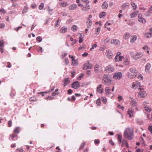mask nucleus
<instances>
[{
    "mask_svg": "<svg viewBox=\"0 0 152 152\" xmlns=\"http://www.w3.org/2000/svg\"><path fill=\"white\" fill-rule=\"evenodd\" d=\"M134 130L132 128L128 127L126 128L124 133V137L129 140L133 139L134 136Z\"/></svg>",
    "mask_w": 152,
    "mask_h": 152,
    "instance_id": "f257e3e1",
    "label": "nucleus"
},
{
    "mask_svg": "<svg viewBox=\"0 0 152 152\" xmlns=\"http://www.w3.org/2000/svg\"><path fill=\"white\" fill-rule=\"evenodd\" d=\"M138 71L134 67L131 68L126 74V76L129 78L132 79L134 78L137 76Z\"/></svg>",
    "mask_w": 152,
    "mask_h": 152,
    "instance_id": "f03ea898",
    "label": "nucleus"
},
{
    "mask_svg": "<svg viewBox=\"0 0 152 152\" xmlns=\"http://www.w3.org/2000/svg\"><path fill=\"white\" fill-rule=\"evenodd\" d=\"M102 80L104 82V83L106 86H109L112 83L111 78L109 75H104L103 77Z\"/></svg>",
    "mask_w": 152,
    "mask_h": 152,
    "instance_id": "7ed1b4c3",
    "label": "nucleus"
},
{
    "mask_svg": "<svg viewBox=\"0 0 152 152\" xmlns=\"http://www.w3.org/2000/svg\"><path fill=\"white\" fill-rule=\"evenodd\" d=\"M105 71L108 73H110L114 71L115 69L113 66L111 65H109L105 68Z\"/></svg>",
    "mask_w": 152,
    "mask_h": 152,
    "instance_id": "20e7f679",
    "label": "nucleus"
},
{
    "mask_svg": "<svg viewBox=\"0 0 152 152\" xmlns=\"http://www.w3.org/2000/svg\"><path fill=\"white\" fill-rule=\"evenodd\" d=\"M122 74L121 72H118L115 73L113 76V78L115 80H120L122 77Z\"/></svg>",
    "mask_w": 152,
    "mask_h": 152,
    "instance_id": "39448f33",
    "label": "nucleus"
},
{
    "mask_svg": "<svg viewBox=\"0 0 152 152\" xmlns=\"http://www.w3.org/2000/svg\"><path fill=\"white\" fill-rule=\"evenodd\" d=\"M143 56L142 53L141 52H137L132 56V58L135 60L141 58Z\"/></svg>",
    "mask_w": 152,
    "mask_h": 152,
    "instance_id": "423d86ee",
    "label": "nucleus"
},
{
    "mask_svg": "<svg viewBox=\"0 0 152 152\" xmlns=\"http://www.w3.org/2000/svg\"><path fill=\"white\" fill-rule=\"evenodd\" d=\"M92 67V64L87 61L83 65L82 68L84 70H86L88 69H91Z\"/></svg>",
    "mask_w": 152,
    "mask_h": 152,
    "instance_id": "0eeeda50",
    "label": "nucleus"
},
{
    "mask_svg": "<svg viewBox=\"0 0 152 152\" xmlns=\"http://www.w3.org/2000/svg\"><path fill=\"white\" fill-rule=\"evenodd\" d=\"M69 57L72 59V65L73 66L77 65L78 64V61L77 60H75V57L73 56L69 55Z\"/></svg>",
    "mask_w": 152,
    "mask_h": 152,
    "instance_id": "6e6552de",
    "label": "nucleus"
},
{
    "mask_svg": "<svg viewBox=\"0 0 152 152\" xmlns=\"http://www.w3.org/2000/svg\"><path fill=\"white\" fill-rule=\"evenodd\" d=\"M140 82L137 81L134 82L132 83V88H133L136 89L138 87H140Z\"/></svg>",
    "mask_w": 152,
    "mask_h": 152,
    "instance_id": "1a4fd4ad",
    "label": "nucleus"
},
{
    "mask_svg": "<svg viewBox=\"0 0 152 152\" xmlns=\"http://www.w3.org/2000/svg\"><path fill=\"white\" fill-rule=\"evenodd\" d=\"M139 89L141 91H140L138 93V96L140 98L145 97L146 95L145 92L144 91H142L141 88H139Z\"/></svg>",
    "mask_w": 152,
    "mask_h": 152,
    "instance_id": "9d476101",
    "label": "nucleus"
},
{
    "mask_svg": "<svg viewBox=\"0 0 152 152\" xmlns=\"http://www.w3.org/2000/svg\"><path fill=\"white\" fill-rule=\"evenodd\" d=\"M80 83L78 81L74 82L72 84V87L74 89H77L80 87Z\"/></svg>",
    "mask_w": 152,
    "mask_h": 152,
    "instance_id": "9b49d317",
    "label": "nucleus"
},
{
    "mask_svg": "<svg viewBox=\"0 0 152 152\" xmlns=\"http://www.w3.org/2000/svg\"><path fill=\"white\" fill-rule=\"evenodd\" d=\"M106 54L107 58L110 59L112 58L113 56V53L110 50H107Z\"/></svg>",
    "mask_w": 152,
    "mask_h": 152,
    "instance_id": "f8f14e48",
    "label": "nucleus"
},
{
    "mask_svg": "<svg viewBox=\"0 0 152 152\" xmlns=\"http://www.w3.org/2000/svg\"><path fill=\"white\" fill-rule=\"evenodd\" d=\"M102 85H99L97 86L96 89L97 91L100 94L102 93L104 91V89L102 87Z\"/></svg>",
    "mask_w": 152,
    "mask_h": 152,
    "instance_id": "ddd939ff",
    "label": "nucleus"
},
{
    "mask_svg": "<svg viewBox=\"0 0 152 152\" xmlns=\"http://www.w3.org/2000/svg\"><path fill=\"white\" fill-rule=\"evenodd\" d=\"M138 21L139 22L142 23H145V20L144 18L142 17V15L140 14L138 15Z\"/></svg>",
    "mask_w": 152,
    "mask_h": 152,
    "instance_id": "4468645a",
    "label": "nucleus"
},
{
    "mask_svg": "<svg viewBox=\"0 0 152 152\" xmlns=\"http://www.w3.org/2000/svg\"><path fill=\"white\" fill-rule=\"evenodd\" d=\"M151 67V64L150 63H148L145 66V71L147 72H148L150 71V69Z\"/></svg>",
    "mask_w": 152,
    "mask_h": 152,
    "instance_id": "2eb2a0df",
    "label": "nucleus"
},
{
    "mask_svg": "<svg viewBox=\"0 0 152 152\" xmlns=\"http://www.w3.org/2000/svg\"><path fill=\"white\" fill-rule=\"evenodd\" d=\"M121 143V146L122 147L126 146L127 148L129 147V145L128 143H127V141L126 140H122Z\"/></svg>",
    "mask_w": 152,
    "mask_h": 152,
    "instance_id": "dca6fc26",
    "label": "nucleus"
},
{
    "mask_svg": "<svg viewBox=\"0 0 152 152\" xmlns=\"http://www.w3.org/2000/svg\"><path fill=\"white\" fill-rule=\"evenodd\" d=\"M127 114L130 117H132L134 115V111L132 108H129L127 111Z\"/></svg>",
    "mask_w": 152,
    "mask_h": 152,
    "instance_id": "f3484780",
    "label": "nucleus"
},
{
    "mask_svg": "<svg viewBox=\"0 0 152 152\" xmlns=\"http://www.w3.org/2000/svg\"><path fill=\"white\" fill-rule=\"evenodd\" d=\"M4 43V42L3 40L0 41V52H1V53H3V48Z\"/></svg>",
    "mask_w": 152,
    "mask_h": 152,
    "instance_id": "a211bd4d",
    "label": "nucleus"
},
{
    "mask_svg": "<svg viewBox=\"0 0 152 152\" xmlns=\"http://www.w3.org/2000/svg\"><path fill=\"white\" fill-rule=\"evenodd\" d=\"M111 43L112 44H115L116 45H118L120 43L119 40L117 39H113L111 40Z\"/></svg>",
    "mask_w": 152,
    "mask_h": 152,
    "instance_id": "6ab92c4d",
    "label": "nucleus"
},
{
    "mask_svg": "<svg viewBox=\"0 0 152 152\" xmlns=\"http://www.w3.org/2000/svg\"><path fill=\"white\" fill-rule=\"evenodd\" d=\"M150 30L151 31L150 32H148L145 33V36L147 38L150 37L152 36V28H150Z\"/></svg>",
    "mask_w": 152,
    "mask_h": 152,
    "instance_id": "aec40b11",
    "label": "nucleus"
},
{
    "mask_svg": "<svg viewBox=\"0 0 152 152\" xmlns=\"http://www.w3.org/2000/svg\"><path fill=\"white\" fill-rule=\"evenodd\" d=\"M130 98L131 99V101L130 103V105L132 107L135 106L137 104V102L135 100L133 99V98L131 97Z\"/></svg>",
    "mask_w": 152,
    "mask_h": 152,
    "instance_id": "412c9836",
    "label": "nucleus"
},
{
    "mask_svg": "<svg viewBox=\"0 0 152 152\" xmlns=\"http://www.w3.org/2000/svg\"><path fill=\"white\" fill-rule=\"evenodd\" d=\"M137 37L136 35H133L132 36L130 39V42L132 43H134L136 40Z\"/></svg>",
    "mask_w": 152,
    "mask_h": 152,
    "instance_id": "4be33fe9",
    "label": "nucleus"
},
{
    "mask_svg": "<svg viewBox=\"0 0 152 152\" xmlns=\"http://www.w3.org/2000/svg\"><path fill=\"white\" fill-rule=\"evenodd\" d=\"M110 88L107 87L105 88V93L107 96H108L110 94Z\"/></svg>",
    "mask_w": 152,
    "mask_h": 152,
    "instance_id": "5701e85b",
    "label": "nucleus"
},
{
    "mask_svg": "<svg viewBox=\"0 0 152 152\" xmlns=\"http://www.w3.org/2000/svg\"><path fill=\"white\" fill-rule=\"evenodd\" d=\"M63 82L64 83V86L65 87L69 84V80L68 78H65L63 80Z\"/></svg>",
    "mask_w": 152,
    "mask_h": 152,
    "instance_id": "b1692460",
    "label": "nucleus"
},
{
    "mask_svg": "<svg viewBox=\"0 0 152 152\" xmlns=\"http://www.w3.org/2000/svg\"><path fill=\"white\" fill-rule=\"evenodd\" d=\"M100 67L98 64L95 65L94 67V71L95 73H99V69Z\"/></svg>",
    "mask_w": 152,
    "mask_h": 152,
    "instance_id": "393cba45",
    "label": "nucleus"
},
{
    "mask_svg": "<svg viewBox=\"0 0 152 152\" xmlns=\"http://www.w3.org/2000/svg\"><path fill=\"white\" fill-rule=\"evenodd\" d=\"M86 24L88 28H90L92 25V22L91 20L88 19L86 22Z\"/></svg>",
    "mask_w": 152,
    "mask_h": 152,
    "instance_id": "a878e982",
    "label": "nucleus"
},
{
    "mask_svg": "<svg viewBox=\"0 0 152 152\" xmlns=\"http://www.w3.org/2000/svg\"><path fill=\"white\" fill-rule=\"evenodd\" d=\"M67 29L66 27L63 26L60 29V31L61 33H64L67 31Z\"/></svg>",
    "mask_w": 152,
    "mask_h": 152,
    "instance_id": "bb28decb",
    "label": "nucleus"
},
{
    "mask_svg": "<svg viewBox=\"0 0 152 152\" xmlns=\"http://www.w3.org/2000/svg\"><path fill=\"white\" fill-rule=\"evenodd\" d=\"M77 7L76 4H74L71 5L69 7V9L70 10H74Z\"/></svg>",
    "mask_w": 152,
    "mask_h": 152,
    "instance_id": "cd10ccee",
    "label": "nucleus"
},
{
    "mask_svg": "<svg viewBox=\"0 0 152 152\" xmlns=\"http://www.w3.org/2000/svg\"><path fill=\"white\" fill-rule=\"evenodd\" d=\"M138 13V11H136L130 14V17L131 18H134L137 16Z\"/></svg>",
    "mask_w": 152,
    "mask_h": 152,
    "instance_id": "c85d7f7f",
    "label": "nucleus"
},
{
    "mask_svg": "<svg viewBox=\"0 0 152 152\" xmlns=\"http://www.w3.org/2000/svg\"><path fill=\"white\" fill-rule=\"evenodd\" d=\"M90 9V6L89 5H88V4H86V5L84 6L82 8V10L83 11H86L87 10Z\"/></svg>",
    "mask_w": 152,
    "mask_h": 152,
    "instance_id": "c756f323",
    "label": "nucleus"
},
{
    "mask_svg": "<svg viewBox=\"0 0 152 152\" xmlns=\"http://www.w3.org/2000/svg\"><path fill=\"white\" fill-rule=\"evenodd\" d=\"M108 5L107 2L106 1H105L103 3L102 6V7L103 9H106L108 7Z\"/></svg>",
    "mask_w": 152,
    "mask_h": 152,
    "instance_id": "7c9ffc66",
    "label": "nucleus"
},
{
    "mask_svg": "<svg viewBox=\"0 0 152 152\" xmlns=\"http://www.w3.org/2000/svg\"><path fill=\"white\" fill-rule=\"evenodd\" d=\"M130 37V35L129 33H126L124 34L123 36V38L125 39H129Z\"/></svg>",
    "mask_w": 152,
    "mask_h": 152,
    "instance_id": "2f4dec72",
    "label": "nucleus"
},
{
    "mask_svg": "<svg viewBox=\"0 0 152 152\" xmlns=\"http://www.w3.org/2000/svg\"><path fill=\"white\" fill-rule=\"evenodd\" d=\"M68 5V4L66 2H63L59 3V5L61 7H65Z\"/></svg>",
    "mask_w": 152,
    "mask_h": 152,
    "instance_id": "473e14b6",
    "label": "nucleus"
},
{
    "mask_svg": "<svg viewBox=\"0 0 152 152\" xmlns=\"http://www.w3.org/2000/svg\"><path fill=\"white\" fill-rule=\"evenodd\" d=\"M106 12H102L99 15V17L100 18H103L106 16Z\"/></svg>",
    "mask_w": 152,
    "mask_h": 152,
    "instance_id": "72a5a7b5",
    "label": "nucleus"
},
{
    "mask_svg": "<svg viewBox=\"0 0 152 152\" xmlns=\"http://www.w3.org/2000/svg\"><path fill=\"white\" fill-rule=\"evenodd\" d=\"M131 5L132 7L133 10H134L136 9L137 8V4L134 2H132L131 3Z\"/></svg>",
    "mask_w": 152,
    "mask_h": 152,
    "instance_id": "f704fd0d",
    "label": "nucleus"
},
{
    "mask_svg": "<svg viewBox=\"0 0 152 152\" xmlns=\"http://www.w3.org/2000/svg\"><path fill=\"white\" fill-rule=\"evenodd\" d=\"M17 137L18 136L17 135L15 134H12V135H10V137L12 138V140H14L17 139Z\"/></svg>",
    "mask_w": 152,
    "mask_h": 152,
    "instance_id": "c9c22d12",
    "label": "nucleus"
},
{
    "mask_svg": "<svg viewBox=\"0 0 152 152\" xmlns=\"http://www.w3.org/2000/svg\"><path fill=\"white\" fill-rule=\"evenodd\" d=\"M100 31V27H98L96 28L95 30V33L96 35H97L99 34Z\"/></svg>",
    "mask_w": 152,
    "mask_h": 152,
    "instance_id": "e433bc0d",
    "label": "nucleus"
},
{
    "mask_svg": "<svg viewBox=\"0 0 152 152\" xmlns=\"http://www.w3.org/2000/svg\"><path fill=\"white\" fill-rule=\"evenodd\" d=\"M152 13L151 11L150 10L149 8V10L148 11L145 13L144 15L146 16H148L151 15Z\"/></svg>",
    "mask_w": 152,
    "mask_h": 152,
    "instance_id": "4c0bfd02",
    "label": "nucleus"
},
{
    "mask_svg": "<svg viewBox=\"0 0 152 152\" xmlns=\"http://www.w3.org/2000/svg\"><path fill=\"white\" fill-rule=\"evenodd\" d=\"M58 88L56 89L55 91L52 93V95L53 96H55L58 95L59 93L58 92Z\"/></svg>",
    "mask_w": 152,
    "mask_h": 152,
    "instance_id": "58836bf2",
    "label": "nucleus"
},
{
    "mask_svg": "<svg viewBox=\"0 0 152 152\" xmlns=\"http://www.w3.org/2000/svg\"><path fill=\"white\" fill-rule=\"evenodd\" d=\"M121 54V53L120 52H118L117 53L116 55L115 58V62H118V56H119Z\"/></svg>",
    "mask_w": 152,
    "mask_h": 152,
    "instance_id": "ea45409f",
    "label": "nucleus"
},
{
    "mask_svg": "<svg viewBox=\"0 0 152 152\" xmlns=\"http://www.w3.org/2000/svg\"><path fill=\"white\" fill-rule=\"evenodd\" d=\"M20 132V128L19 127H16L14 130V133L18 134Z\"/></svg>",
    "mask_w": 152,
    "mask_h": 152,
    "instance_id": "a19ab883",
    "label": "nucleus"
},
{
    "mask_svg": "<svg viewBox=\"0 0 152 152\" xmlns=\"http://www.w3.org/2000/svg\"><path fill=\"white\" fill-rule=\"evenodd\" d=\"M144 108L145 110L148 112H150L151 111L150 107L147 106L144 107Z\"/></svg>",
    "mask_w": 152,
    "mask_h": 152,
    "instance_id": "79ce46f5",
    "label": "nucleus"
},
{
    "mask_svg": "<svg viewBox=\"0 0 152 152\" xmlns=\"http://www.w3.org/2000/svg\"><path fill=\"white\" fill-rule=\"evenodd\" d=\"M71 29L74 31H76L77 29V27L75 25H73L72 26Z\"/></svg>",
    "mask_w": 152,
    "mask_h": 152,
    "instance_id": "37998d69",
    "label": "nucleus"
},
{
    "mask_svg": "<svg viewBox=\"0 0 152 152\" xmlns=\"http://www.w3.org/2000/svg\"><path fill=\"white\" fill-rule=\"evenodd\" d=\"M28 9V8L26 6H25L23 9V10L22 12V13H26L27 12V10Z\"/></svg>",
    "mask_w": 152,
    "mask_h": 152,
    "instance_id": "c03bdc74",
    "label": "nucleus"
},
{
    "mask_svg": "<svg viewBox=\"0 0 152 152\" xmlns=\"http://www.w3.org/2000/svg\"><path fill=\"white\" fill-rule=\"evenodd\" d=\"M148 129L152 135V126L149 125L148 128Z\"/></svg>",
    "mask_w": 152,
    "mask_h": 152,
    "instance_id": "a18cd8bd",
    "label": "nucleus"
},
{
    "mask_svg": "<svg viewBox=\"0 0 152 152\" xmlns=\"http://www.w3.org/2000/svg\"><path fill=\"white\" fill-rule=\"evenodd\" d=\"M85 145H86V142H84L82 143L79 149L80 150L84 148Z\"/></svg>",
    "mask_w": 152,
    "mask_h": 152,
    "instance_id": "49530a36",
    "label": "nucleus"
},
{
    "mask_svg": "<svg viewBox=\"0 0 152 152\" xmlns=\"http://www.w3.org/2000/svg\"><path fill=\"white\" fill-rule=\"evenodd\" d=\"M118 142L120 143H121V142L122 141H121L122 139V136L121 135H118Z\"/></svg>",
    "mask_w": 152,
    "mask_h": 152,
    "instance_id": "de8ad7c7",
    "label": "nucleus"
},
{
    "mask_svg": "<svg viewBox=\"0 0 152 152\" xmlns=\"http://www.w3.org/2000/svg\"><path fill=\"white\" fill-rule=\"evenodd\" d=\"M116 106L118 108H119L121 109L122 110H123L124 109V107L121 106L119 104H117Z\"/></svg>",
    "mask_w": 152,
    "mask_h": 152,
    "instance_id": "09e8293b",
    "label": "nucleus"
},
{
    "mask_svg": "<svg viewBox=\"0 0 152 152\" xmlns=\"http://www.w3.org/2000/svg\"><path fill=\"white\" fill-rule=\"evenodd\" d=\"M44 4L43 3H41V4L39 6V9L40 10H42L44 7Z\"/></svg>",
    "mask_w": 152,
    "mask_h": 152,
    "instance_id": "8fccbe9b",
    "label": "nucleus"
},
{
    "mask_svg": "<svg viewBox=\"0 0 152 152\" xmlns=\"http://www.w3.org/2000/svg\"><path fill=\"white\" fill-rule=\"evenodd\" d=\"M8 126L9 127H10L12 126V121L11 120H10L8 121L7 122Z\"/></svg>",
    "mask_w": 152,
    "mask_h": 152,
    "instance_id": "3c124183",
    "label": "nucleus"
},
{
    "mask_svg": "<svg viewBox=\"0 0 152 152\" xmlns=\"http://www.w3.org/2000/svg\"><path fill=\"white\" fill-rule=\"evenodd\" d=\"M137 78L140 80H142L143 78V76L141 74H139L137 76Z\"/></svg>",
    "mask_w": 152,
    "mask_h": 152,
    "instance_id": "603ef678",
    "label": "nucleus"
},
{
    "mask_svg": "<svg viewBox=\"0 0 152 152\" xmlns=\"http://www.w3.org/2000/svg\"><path fill=\"white\" fill-rule=\"evenodd\" d=\"M97 46V45L96 44H93L92 45V47L90 49V50L91 51L94 48H96Z\"/></svg>",
    "mask_w": 152,
    "mask_h": 152,
    "instance_id": "864d4df0",
    "label": "nucleus"
},
{
    "mask_svg": "<svg viewBox=\"0 0 152 152\" xmlns=\"http://www.w3.org/2000/svg\"><path fill=\"white\" fill-rule=\"evenodd\" d=\"M84 74L83 73H81V74L77 78L78 80H80L81 78L83 76Z\"/></svg>",
    "mask_w": 152,
    "mask_h": 152,
    "instance_id": "5fc2aeb1",
    "label": "nucleus"
},
{
    "mask_svg": "<svg viewBox=\"0 0 152 152\" xmlns=\"http://www.w3.org/2000/svg\"><path fill=\"white\" fill-rule=\"evenodd\" d=\"M129 61L127 58L125 59V60L124 61V63L125 65H128L129 64Z\"/></svg>",
    "mask_w": 152,
    "mask_h": 152,
    "instance_id": "6e6d98bb",
    "label": "nucleus"
},
{
    "mask_svg": "<svg viewBox=\"0 0 152 152\" xmlns=\"http://www.w3.org/2000/svg\"><path fill=\"white\" fill-rule=\"evenodd\" d=\"M29 100L30 101H36L37 100V99L34 96L30 97L29 98Z\"/></svg>",
    "mask_w": 152,
    "mask_h": 152,
    "instance_id": "4d7b16f0",
    "label": "nucleus"
},
{
    "mask_svg": "<svg viewBox=\"0 0 152 152\" xmlns=\"http://www.w3.org/2000/svg\"><path fill=\"white\" fill-rule=\"evenodd\" d=\"M96 104L98 106H99L101 104L100 99V98L98 99L96 101Z\"/></svg>",
    "mask_w": 152,
    "mask_h": 152,
    "instance_id": "13d9d810",
    "label": "nucleus"
},
{
    "mask_svg": "<svg viewBox=\"0 0 152 152\" xmlns=\"http://www.w3.org/2000/svg\"><path fill=\"white\" fill-rule=\"evenodd\" d=\"M54 97H53L49 96L46 97L45 98V99L47 100H48L53 99H54Z\"/></svg>",
    "mask_w": 152,
    "mask_h": 152,
    "instance_id": "bf43d9fd",
    "label": "nucleus"
},
{
    "mask_svg": "<svg viewBox=\"0 0 152 152\" xmlns=\"http://www.w3.org/2000/svg\"><path fill=\"white\" fill-rule=\"evenodd\" d=\"M86 48V45H83L82 46H80L78 49L79 50H81L83 49H84Z\"/></svg>",
    "mask_w": 152,
    "mask_h": 152,
    "instance_id": "052dcab7",
    "label": "nucleus"
},
{
    "mask_svg": "<svg viewBox=\"0 0 152 152\" xmlns=\"http://www.w3.org/2000/svg\"><path fill=\"white\" fill-rule=\"evenodd\" d=\"M143 149L138 148L136 149V152H143Z\"/></svg>",
    "mask_w": 152,
    "mask_h": 152,
    "instance_id": "680f3d73",
    "label": "nucleus"
},
{
    "mask_svg": "<svg viewBox=\"0 0 152 152\" xmlns=\"http://www.w3.org/2000/svg\"><path fill=\"white\" fill-rule=\"evenodd\" d=\"M101 99H102V100L104 103L105 104L107 102V99L105 97H102L101 98Z\"/></svg>",
    "mask_w": 152,
    "mask_h": 152,
    "instance_id": "e2e57ef3",
    "label": "nucleus"
},
{
    "mask_svg": "<svg viewBox=\"0 0 152 152\" xmlns=\"http://www.w3.org/2000/svg\"><path fill=\"white\" fill-rule=\"evenodd\" d=\"M129 6V3H126L123 4L122 7L124 8H126V7Z\"/></svg>",
    "mask_w": 152,
    "mask_h": 152,
    "instance_id": "0e129e2a",
    "label": "nucleus"
},
{
    "mask_svg": "<svg viewBox=\"0 0 152 152\" xmlns=\"http://www.w3.org/2000/svg\"><path fill=\"white\" fill-rule=\"evenodd\" d=\"M94 143L95 144H99V143L100 141L99 139H95L94 140Z\"/></svg>",
    "mask_w": 152,
    "mask_h": 152,
    "instance_id": "69168bd1",
    "label": "nucleus"
},
{
    "mask_svg": "<svg viewBox=\"0 0 152 152\" xmlns=\"http://www.w3.org/2000/svg\"><path fill=\"white\" fill-rule=\"evenodd\" d=\"M36 39L39 42H41L42 41V38L40 37H38L36 38Z\"/></svg>",
    "mask_w": 152,
    "mask_h": 152,
    "instance_id": "338daca9",
    "label": "nucleus"
},
{
    "mask_svg": "<svg viewBox=\"0 0 152 152\" xmlns=\"http://www.w3.org/2000/svg\"><path fill=\"white\" fill-rule=\"evenodd\" d=\"M124 58V57L121 56H118V61H121L122 60V59Z\"/></svg>",
    "mask_w": 152,
    "mask_h": 152,
    "instance_id": "774afa93",
    "label": "nucleus"
}]
</instances>
